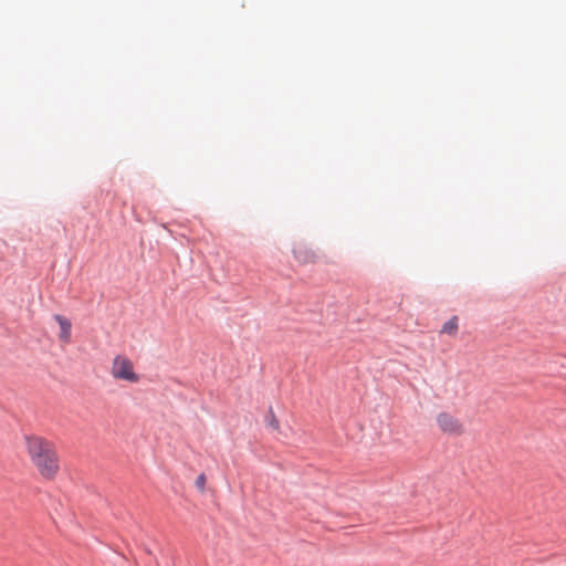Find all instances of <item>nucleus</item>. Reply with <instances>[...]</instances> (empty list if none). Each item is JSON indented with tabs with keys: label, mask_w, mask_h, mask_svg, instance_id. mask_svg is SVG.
Here are the masks:
<instances>
[{
	"label": "nucleus",
	"mask_w": 566,
	"mask_h": 566,
	"mask_svg": "<svg viewBox=\"0 0 566 566\" xmlns=\"http://www.w3.org/2000/svg\"><path fill=\"white\" fill-rule=\"evenodd\" d=\"M205 481H206L205 475H200L197 479V484L201 488L203 485Z\"/></svg>",
	"instance_id": "6e6552de"
},
{
	"label": "nucleus",
	"mask_w": 566,
	"mask_h": 566,
	"mask_svg": "<svg viewBox=\"0 0 566 566\" xmlns=\"http://www.w3.org/2000/svg\"><path fill=\"white\" fill-rule=\"evenodd\" d=\"M269 424L274 430H279L280 429V422H279V420L276 419V417L274 416V413L272 411H271L270 417H269Z\"/></svg>",
	"instance_id": "0eeeda50"
},
{
	"label": "nucleus",
	"mask_w": 566,
	"mask_h": 566,
	"mask_svg": "<svg viewBox=\"0 0 566 566\" xmlns=\"http://www.w3.org/2000/svg\"><path fill=\"white\" fill-rule=\"evenodd\" d=\"M54 319L60 326V333H59V339L63 344H69L71 342V331H72V323L69 318L55 314Z\"/></svg>",
	"instance_id": "20e7f679"
},
{
	"label": "nucleus",
	"mask_w": 566,
	"mask_h": 566,
	"mask_svg": "<svg viewBox=\"0 0 566 566\" xmlns=\"http://www.w3.org/2000/svg\"><path fill=\"white\" fill-rule=\"evenodd\" d=\"M24 444L28 457L39 474L45 480H54L61 470L55 443L41 436H27Z\"/></svg>",
	"instance_id": "f257e3e1"
},
{
	"label": "nucleus",
	"mask_w": 566,
	"mask_h": 566,
	"mask_svg": "<svg viewBox=\"0 0 566 566\" xmlns=\"http://www.w3.org/2000/svg\"><path fill=\"white\" fill-rule=\"evenodd\" d=\"M459 329V319L457 316H452L449 321H447L442 327L440 333L449 336H455Z\"/></svg>",
	"instance_id": "423d86ee"
},
{
	"label": "nucleus",
	"mask_w": 566,
	"mask_h": 566,
	"mask_svg": "<svg viewBox=\"0 0 566 566\" xmlns=\"http://www.w3.org/2000/svg\"><path fill=\"white\" fill-rule=\"evenodd\" d=\"M294 256L295 259L301 263H313L316 260V254L304 247L296 248L294 250Z\"/></svg>",
	"instance_id": "39448f33"
},
{
	"label": "nucleus",
	"mask_w": 566,
	"mask_h": 566,
	"mask_svg": "<svg viewBox=\"0 0 566 566\" xmlns=\"http://www.w3.org/2000/svg\"><path fill=\"white\" fill-rule=\"evenodd\" d=\"M436 421L439 429L446 434L458 437L464 432V426L461 420L449 412L439 413Z\"/></svg>",
	"instance_id": "7ed1b4c3"
},
{
	"label": "nucleus",
	"mask_w": 566,
	"mask_h": 566,
	"mask_svg": "<svg viewBox=\"0 0 566 566\" xmlns=\"http://www.w3.org/2000/svg\"><path fill=\"white\" fill-rule=\"evenodd\" d=\"M111 375L115 380L136 384L140 377L135 371L134 363L125 355H116L111 365Z\"/></svg>",
	"instance_id": "f03ea898"
}]
</instances>
